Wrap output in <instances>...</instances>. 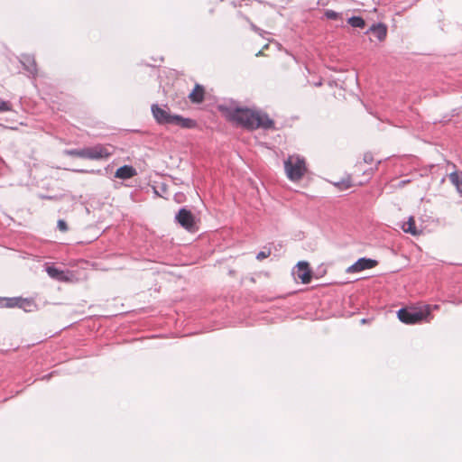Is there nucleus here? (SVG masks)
I'll use <instances>...</instances> for the list:
<instances>
[{"label": "nucleus", "instance_id": "1", "mask_svg": "<svg viewBox=\"0 0 462 462\" xmlns=\"http://www.w3.org/2000/svg\"><path fill=\"white\" fill-rule=\"evenodd\" d=\"M218 107L228 121L247 130H255L258 128L270 130L275 128L273 120L265 113L254 111L234 104L220 105Z\"/></svg>", "mask_w": 462, "mask_h": 462}, {"label": "nucleus", "instance_id": "2", "mask_svg": "<svg viewBox=\"0 0 462 462\" xmlns=\"http://www.w3.org/2000/svg\"><path fill=\"white\" fill-rule=\"evenodd\" d=\"M284 170L290 180H300L307 171L305 159L299 155H290L284 161Z\"/></svg>", "mask_w": 462, "mask_h": 462}, {"label": "nucleus", "instance_id": "3", "mask_svg": "<svg viewBox=\"0 0 462 462\" xmlns=\"http://www.w3.org/2000/svg\"><path fill=\"white\" fill-rule=\"evenodd\" d=\"M430 315V307L424 306L423 310L402 308L398 310V319L405 324H417L426 319Z\"/></svg>", "mask_w": 462, "mask_h": 462}, {"label": "nucleus", "instance_id": "4", "mask_svg": "<svg viewBox=\"0 0 462 462\" xmlns=\"http://www.w3.org/2000/svg\"><path fill=\"white\" fill-rule=\"evenodd\" d=\"M88 160H103L107 159L113 154L112 145L96 144L87 147Z\"/></svg>", "mask_w": 462, "mask_h": 462}, {"label": "nucleus", "instance_id": "5", "mask_svg": "<svg viewBox=\"0 0 462 462\" xmlns=\"http://www.w3.org/2000/svg\"><path fill=\"white\" fill-rule=\"evenodd\" d=\"M175 220L186 230L192 232L195 230V217L190 210L181 208L175 216Z\"/></svg>", "mask_w": 462, "mask_h": 462}, {"label": "nucleus", "instance_id": "6", "mask_svg": "<svg viewBox=\"0 0 462 462\" xmlns=\"http://www.w3.org/2000/svg\"><path fill=\"white\" fill-rule=\"evenodd\" d=\"M376 265H377L376 260L362 257V258H359L352 265H350L346 269V273H359V272L366 270V269L374 268Z\"/></svg>", "mask_w": 462, "mask_h": 462}, {"label": "nucleus", "instance_id": "7", "mask_svg": "<svg viewBox=\"0 0 462 462\" xmlns=\"http://www.w3.org/2000/svg\"><path fill=\"white\" fill-rule=\"evenodd\" d=\"M152 113L156 120V122L160 125H171V118L173 115H171L167 110L160 107L157 104H153L152 106Z\"/></svg>", "mask_w": 462, "mask_h": 462}, {"label": "nucleus", "instance_id": "8", "mask_svg": "<svg viewBox=\"0 0 462 462\" xmlns=\"http://www.w3.org/2000/svg\"><path fill=\"white\" fill-rule=\"evenodd\" d=\"M296 275L302 283H309L312 279V272L307 262H299L296 265Z\"/></svg>", "mask_w": 462, "mask_h": 462}, {"label": "nucleus", "instance_id": "9", "mask_svg": "<svg viewBox=\"0 0 462 462\" xmlns=\"http://www.w3.org/2000/svg\"><path fill=\"white\" fill-rule=\"evenodd\" d=\"M20 61L30 76L35 77L37 75V65L32 55L23 54Z\"/></svg>", "mask_w": 462, "mask_h": 462}, {"label": "nucleus", "instance_id": "10", "mask_svg": "<svg viewBox=\"0 0 462 462\" xmlns=\"http://www.w3.org/2000/svg\"><path fill=\"white\" fill-rule=\"evenodd\" d=\"M172 124L174 125H178L184 129H192L197 125V123L195 120L190 118H185L181 116L173 115V117L171 118Z\"/></svg>", "mask_w": 462, "mask_h": 462}, {"label": "nucleus", "instance_id": "11", "mask_svg": "<svg viewBox=\"0 0 462 462\" xmlns=\"http://www.w3.org/2000/svg\"><path fill=\"white\" fill-rule=\"evenodd\" d=\"M46 272L51 278L59 282H66L69 280V272L60 270L55 266H47Z\"/></svg>", "mask_w": 462, "mask_h": 462}, {"label": "nucleus", "instance_id": "12", "mask_svg": "<svg viewBox=\"0 0 462 462\" xmlns=\"http://www.w3.org/2000/svg\"><path fill=\"white\" fill-rule=\"evenodd\" d=\"M136 174V170L132 165H124L116 170L115 177L122 180H127Z\"/></svg>", "mask_w": 462, "mask_h": 462}, {"label": "nucleus", "instance_id": "13", "mask_svg": "<svg viewBox=\"0 0 462 462\" xmlns=\"http://www.w3.org/2000/svg\"><path fill=\"white\" fill-rule=\"evenodd\" d=\"M205 88L202 85L196 84L189 93V98L193 104H200L204 101Z\"/></svg>", "mask_w": 462, "mask_h": 462}, {"label": "nucleus", "instance_id": "14", "mask_svg": "<svg viewBox=\"0 0 462 462\" xmlns=\"http://www.w3.org/2000/svg\"><path fill=\"white\" fill-rule=\"evenodd\" d=\"M369 31L381 42L383 41L387 35V27L383 23L373 24Z\"/></svg>", "mask_w": 462, "mask_h": 462}, {"label": "nucleus", "instance_id": "15", "mask_svg": "<svg viewBox=\"0 0 462 462\" xmlns=\"http://www.w3.org/2000/svg\"><path fill=\"white\" fill-rule=\"evenodd\" d=\"M17 308H20L26 312H32L36 308V304L32 300L19 298Z\"/></svg>", "mask_w": 462, "mask_h": 462}, {"label": "nucleus", "instance_id": "16", "mask_svg": "<svg viewBox=\"0 0 462 462\" xmlns=\"http://www.w3.org/2000/svg\"><path fill=\"white\" fill-rule=\"evenodd\" d=\"M402 229L405 233H410L413 236H416L420 233L416 227L415 220L412 217H410L408 221L402 225Z\"/></svg>", "mask_w": 462, "mask_h": 462}, {"label": "nucleus", "instance_id": "17", "mask_svg": "<svg viewBox=\"0 0 462 462\" xmlns=\"http://www.w3.org/2000/svg\"><path fill=\"white\" fill-rule=\"evenodd\" d=\"M449 180L456 186L457 191L462 193V172L454 171L450 173Z\"/></svg>", "mask_w": 462, "mask_h": 462}, {"label": "nucleus", "instance_id": "18", "mask_svg": "<svg viewBox=\"0 0 462 462\" xmlns=\"http://www.w3.org/2000/svg\"><path fill=\"white\" fill-rule=\"evenodd\" d=\"M64 153L66 155L72 156V157H79V158L88 159L87 147H84L82 149L65 150Z\"/></svg>", "mask_w": 462, "mask_h": 462}, {"label": "nucleus", "instance_id": "19", "mask_svg": "<svg viewBox=\"0 0 462 462\" xmlns=\"http://www.w3.org/2000/svg\"><path fill=\"white\" fill-rule=\"evenodd\" d=\"M347 23L354 28H365V22L361 16H352L348 18Z\"/></svg>", "mask_w": 462, "mask_h": 462}, {"label": "nucleus", "instance_id": "20", "mask_svg": "<svg viewBox=\"0 0 462 462\" xmlns=\"http://www.w3.org/2000/svg\"><path fill=\"white\" fill-rule=\"evenodd\" d=\"M5 307L7 308L18 307L19 297L7 298L5 299Z\"/></svg>", "mask_w": 462, "mask_h": 462}, {"label": "nucleus", "instance_id": "21", "mask_svg": "<svg viewBox=\"0 0 462 462\" xmlns=\"http://www.w3.org/2000/svg\"><path fill=\"white\" fill-rule=\"evenodd\" d=\"M12 110V104L9 101H5L0 98V113Z\"/></svg>", "mask_w": 462, "mask_h": 462}, {"label": "nucleus", "instance_id": "22", "mask_svg": "<svg viewBox=\"0 0 462 462\" xmlns=\"http://www.w3.org/2000/svg\"><path fill=\"white\" fill-rule=\"evenodd\" d=\"M324 14L326 18L329 20H337L339 17L338 13L333 10H326Z\"/></svg>", "mask_w": 462, "mask_h": 462}, {"label": "nucleus", "instance_id": "23", "mask_svg": "<svg viewBox=\"0 0 462 462\" xmlns=\"http://www.w3.org/2000/svg\"><path fill=\"white\" fill-rule=\"evenodd\" d=\"M57 226H58V228H59L60 231H62V232H66V231H68V229H69V227H68V225H67L66 221H65V220H63V219H60V220L58 221V225H57Z\"/></svg>", "mask_w": 462, "mask_h": 462}, {"label": "nucleus", "instance_id": "24", "mask_svg": "<svg viewBox=\"0 0 462 462\" xmlns=\"http://www.w3.org/2000/svg\"><path fill=\"white\" fill-rule=\"evenodd\" d=\"M271 252L269 251H261L257 254L256 259L259 261H262L265 258H267L270 255Z\"/></svg>", "mask_w": 462, "mask_h": 462}, {"label": "nucleus", "instance_id": "25", "mask_svg": "<svg viewBox=\"0 0 462 462\" xmlns=\"http://www.w3.org/2000/svg\"><path fill=\"white\" fill-rule=\"evenodd\" d=\"M374 162V156L371 152H365L364 154V162L367 164H371Z\"/></svg>", "mask_w": 462, "mask_h": 462}, {"label": "nucleus", "instance_id": "26", "mask_svg": "<svg viewBox=\"0 0 462 462\" xmlns=\"http://www.w3.org/2000/svg\"><path fill=\"white\" fill-rule=\"evenodd\" d=\"M246 21H248L250 23V26L254 32H257L260 35L263 34V31L261 28L257 27L254 23L250 22V20L247 17H246Z\"/></svg>", "mask_w": 462, "mask_h": 462}, {"label": "nucleus", "instance_id": "27", "mask_svg": "<svg viewBox=\"0 0 462 462\" xmlns=\"http://www.w3.org/2000/svg\"><path fill=\"white\" fill-rule=\"evenodd\" d=\"M76 172H88L86 170H74Z\"/></svg>", "mask_w": 462, "mask_h": 462}]
</instances>
